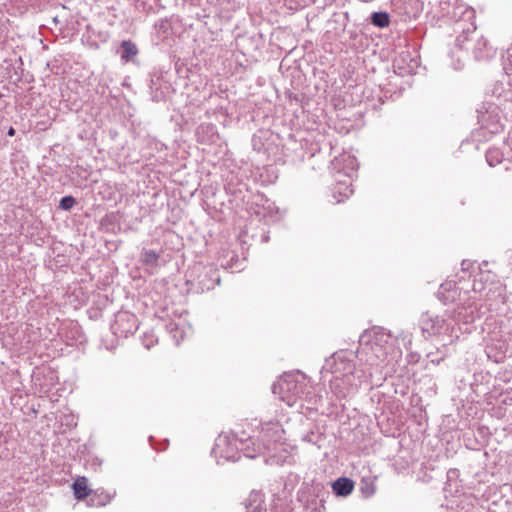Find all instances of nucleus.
<instances>
[{"instance_id": "19", "label": "nucleus", "mask_w": 512, "mask_h": 512, "mask_svg": "<svg viewBox=\"0 0 512 512\" xmlns=\"http://www.w3.org/2000/svg\"><path fill=\"white\" fill-rule=\"evenodd\" d=\"M167 330L169 332V334L171 335L172 339L174 340L175 344L176 345H179L180 342L184 339L185 337V331L183 329L182 326H180L179 324L177 323H174V322H170L168 325H167Z\"/></svg>"}, {"instance_id": "4", "label": "nucleus", "mask_w": 512, "mask_h": 512, "mask_svg": "<svg viewBox=\"0 0 512 512\" xmlns=\"http://www.w3.org/2000/svg\"><path fill=\"white\" fill-rule=\"evenodd\" d=\"M455 47L459 49L460 55L457 57L458 65L455 69L463 67V58L469 50L472 51L474 57L478 61H485L493 58L496 50L489 44L488 40L483 36H478L476 26L471 23L467 29L462 30V34L455 40Z\"/></svg>"}, {"instance_id": "13", "label": "nucleus", "mask_w": 512, "mask_h": 512, "mask_svg": "<svg viewBox=\"0 0 512 512\" xmlns=\"http://www.w3.org/2000/svg\"><path fill=\"white\" fill-rule=\"evenodd\" d=\"M196 136L202 144L212 143L217 138L216 127L213 124H201L196 130Z\"/></svg>"}, {"instance_id": "31", "label": "nucleus", "mask_w": 512, "mask_h": 512, "mask_svg": "<svg viewBox=\"0 0 512 512\" xmlns=\"http://www.w3.org/2000/svg\"><path fill=\"white\" fill-rule=\"evenodd\" d=\"M509 144H510V146L512 147V136H511V137H509Z\"/></svg>"}, {"instance_id": "25", "label": "nucleus", "mask_w": 512, "mask_h": 512, "mask_svg": "<svg viewBox=\"0 0 512 512\" xmlns=\"http://www.w3.org/2000/svg\"><path fill=\"white\" fill-rule=\"evenodd\" d=\"M500 148L504 151L505 161L512 162V147L509 144V138L502 143Z\"/></svg>"}, {"instance_id": "30", "label": "nucleus", "mask_w": 512, "mask_h": 512, "mask_svg": "<svg viewBox=\"0 0 512 512\" xmlns=\"http://www.w3.org/2000/svg\"><path fill=\"white\" fill-rule=\"evenodd\" d=\"M15 134V130L11 127L9 130H8V135L9 136H13Z\"/></svg>"}, {"instance_id": "3", "label": "nucleus", "mask_w": 512, "mask_h": 512, "mask_svg": "<svg viewBox=\"0 0 512 512\" xmlns=\"http://www.w3.org/2000/svg\"><path fill=\"white\" fill-rule=\"evenodd\" d=\"M307 381L301 372L284 373L273 385L272 392L288 406H293L305 395L309 409L317 410V405L322 401V396L307 391Z\"/></svg>"}, {"instance_id": "7", "label": "nucleus", "mask_w": 512, "mask_h": 512, "mask_svg": "<svg viewBox=\"0 0 512 512\" xmlns=\"http://www.w3.org/2000/svg\"><path fill=\"white\" fill-rule=\"evenodd\" d=\"M241 441H247V439L220 434L215 441L212 453L216 458L219 457L227 461L236 462L241 457L240 453L244 454L240 444Z\"/></svg>"}, {"instance_id": "29", "label": "nucleus", "mask_w": 512, "mask_h": 512, "mask_svg": "<svg viewBox=\"0 0 512 512\" xmlns=\"http://www.w3.org/2000/svg\"><path fill=\"white\" fill-rule=\"evenodd\" d=\"M458 475V470L456 469H450L447 473V478H448V481H451L453 478L457 477Z\"/></svg>"}, {"instance_id": "20", "label": "nucleus", "mask_w": 512, "mask_h": 512, "mask_svg": "<svg viewBox=\"0 0 512 512\" xmlns=\"http://www.w3.org/2000/svg\"><path fill=\"white\" fill-rule=\"evenodd\" d=\"M159 253L155 250L143 249L141 252V261L145 265L155 266L159 260Z\"/></svg>"}, {"instance_id": "32", "label": "nucleus", "mask_w": 512, "mask_h": 512, "mask_svg": "<svg viewBox=\"0 0 512 512\" xmlns=\"http://www.w3.org/2000/svg\"><path fill=\"white\" fill-rule=\"evenodd\" d=\"M469 18L473 15V11H470L469 13Z\"/></svg>"}, {"instance_id": "8", "label": "nucleus", "mask_w": 512, "mask_h": 512, "mask_svg": "<svg viewBox=\"0 0 512 512\" xmlns=\"http://www.w3.org/2000/svg\"><path fill=\"white\" fill-rule=\"evenodd\" d=\"M110 328L117 338H127L138 329L137 317L128 311H119L115 314Z\"/></svg>"}, {"instance_id": "17", "label": "nucleus", "mask_w": 512, "mask_h": 512, "mask_svg": "<svg viewBox=\"0 0 512 512\" xmlns=\"http://www.w3.org/2000/svg\"><path fill=\"white\" fill-rule=\"evenodd\" d=\"M121 59L124 61H130L133 57L138 54L137 46L130 40H124L121 43Z\"/></svg>"}, {"instance_id": "24", "label": "nucleus", "mask_w": 512, "mask_h": 512, "mask_svg": "<svg viewBox=\"0 0 512 512\" xmlns=\"http://www.w3.org/2000/svg\"><path fill=\"white\" fill-rule=\"evenodd\" d=\"M76 204V200L73 196H64L59 202V208L68 211Z\"/></svg>"}, {"instance_id": "16", "label": "nucleus", "mask_w": 512, "mask_h": 512, "mask_svg": "<svg viewBox=\"0 0 512 512\" xmlns=\"http://www.w3.org/2000/svg\"><path fill=\"white\" fill-rule=\"evenodd\" d=\"M74 496L76 499H85L91 492L88 487V480L85 477H79L72 485Z\"/></svg>"}, {"instance_id": "6", "label": "nucleus", "mask_w": 512, "mask_h": 512, "mask_svg": "<svg viewBox=\"0 0 512 512\" xmlns=\"http://www.w3.org/2000/svg\"><path fill=\"white\" fill-rule=\"evenodd\" d=\"M477 113V120L479 124V129L477 131L478 136L486 137L487 134L494 135L503 130L498 107L496 105L490 104L488 107L482 106L477 110Z\"/></svg>"}, {"instance_id": "10", "label": "nucleus", "mask_w": 512, "mask_h": 512, "mask_svg": "<svg viewBox=\"0 0 512 512\" xmlns=\"http://www.w3.org/2000/svg\"><path fill=\"white\" fill-rule=\"evenodd\" d=\"M418 65V60L409 51H402L393 61L394 71L402 77L415 73Z\"/></svg>"}, {"instance_id": "15", "label": "nucleus", "mask_w": 512, "mask_h": 512, "mask_svg": "<svg viewBox=\"0 0 512 512\" xmlns=\"http://www.w3.org/2000/svg\"><path fill=\"white\" fill-rule=\"evenodd\" d=\"M333 491L338 496H348L354 489V482L346 477H340L332 485Z\"/></svg>"}, {"instance_id": "21", "label": "nucleus", "mask_w": 512, "mask_h": 512, "mask_svg": "<svg viewBox=\"0 0 512 512\" xmlns=\"http://www.w3.org/2000/svg\"><path fill=\"white\" fill-rule=\"evenodd\" d=\"M389 22V15L386 12H373L371 15V23L376 27L385 28Z\"/></svg>"}, {"instance_id": "5", "label": "nucleus", "mask_w": 512, "mask_h": 512, "mask_svg": "<svg viewBox=\"0 0 512 512\" xmlns=\"http://www.w3.org/2000/svg\"><path fill=\"white\" fill-rule=\"evenodd\" d=\"M283 429L279 422H267L261 425L257 440L253 437L247 438V441H241V448L244 450V456L247 458H256L265 453H270L276 449V445L281 441Z\"/></svg>"}, {"instance_id": "26", "label": "nucleus", "mask_w": 512, "mask_h": 512, "mask_svg": "<svg viewBox=\"0 0 512 512\" xmlns=\"http://www.w3.org/2000/svg\"><path fill=\"white\" fill-rule=\"evenodd\" d=\"M142 343L145 346V348L150 349L157 343V339L155 338V336L153 334L145 333Z\"/></svg>"}, {"instance_id": "1", "label": "nucleus", "mask_w": 512, "mask_h": 512, "mask_svg": "<svg viewBox=\"0 0 512 512\" xmlns=\"http://www.w3.org/2000/svg\"><path fill=\"white\" fill-rule=\"evenodd\" d=\"M390 334L383 331H375L360 352L365 355V363L356 367L353 352L338 351L326 360L323 370L330 372L333 377L330 380V390L336 399H345L354 395L360 386L369 382L372 386H380L386 379L388 371V352Z\"/></svg>"}, {"instance_id": "28", "label": "nucleus", "mask_w": 512, "mask_h": 512, "mask_svg": "<svg viewBox=\"0 0 512 512\" xmlns=\"http://www.w3.org/2000/svg\"><path fill=\"white\" fill-rule=\"evenodd\" d=\"M474 263L469 260H463L461 263V269L463 272L470 271L473 268Z\"/></svg>"}, {"instance_id": "14", "label": "nucleus", "mask_w": 512, "mask_h": 512, "mask_svg": "<svg viewBox=\"0 0 512 512\" xmlns=\"http://www.w3.org/2000/svg\"><path fill=\"white\" fill-rule=\"evenodd\" d=\"M437 294L444 303L455 301L458 295V287L455 281H446L441 284Z\"/></svg>"}, {"instance_id": "12", "label": "nucleus", "mask_w": 512, "mask_h": 512, "mask_svg": "<svg viewBox=\"0 0 512 512\" xmlns=\"http://www.w3.org/2000/svg\"><path fill=\"white\" fill-rule=\"evenodd\" d=\"M351 186L352 180L336 178V185L333 188V197L336 199L337 203L343 202L353 194Z\"/></svg>"}, {"instance_id": "18", "label": "nucleus", "mask_w": 512, "mask_h": 512, "mask_svg": "<svg viewBox=\"0 0 512 512\" xmlns=\"http://www.w3.org/2000/svg\"><path fill=\"white\" fill-rule=\"evenodd\" d=\"M486 160L490 166H495L497 164L505 161L504 159V151L500 147H491L486 152Z\"/></svg>"}, {"instance_id": "2", "label": "nucleus", "mask_w": 512, "mask_h": 512, "mask_svg": "<svg viewBox=\"0 0 512 512\" xmlns=\"http://www.w3.org/2000/svg\"><path fill=\"white\" fill-rule=\"evenodd\" d=\"M479 317L477 307L469 304L468 306L458 307L454 314L431 316L425 314L422 316L420 325L423 335L427 338L437 336L444 344L452 343L458 339L460 332H471V324Z\"/></svg>"}, {"instance_id": "27", "label": "nucleus", "mask_w": 512, "mask_h": 512, "mask_svg": "<svg viewBox=\"0 0 512 512\" xmlns=\"http://www.w3.org/2000/svg\"><path fill=\"white\" fill-rule=\"evenodd\" d=\"M504 69L508 73L512 74V51H510V50L507 51V59L504 64Z\"/></svg>"}, {"instance_id": "11", "label": "nucleus", "mask_w": 512, "mask_h": 512, "mask_svg": "<svg viewBox=\"0 0 512 512\" xmlns=\"http://www.w3.org/2000/svg\"><path fill=\"white\" fill-rule=\"evenodd\" d=\"M220 275L216 268H205L203 275H200L196 284H193V289L197 293H204L210 291L215 286L220 284Z\"/></svg>"}, {"instance_id": "22", "label": "nucleus", "mask_w": 512, "mask_h": 512, "mask_svg": "<svg viewBox=\"0 0 512 512\" xmlns=\"http://www.w3.org/2000/svg\"><path fill=\"white\" fill-rule=\"evenodd\" d=\"M361 491L365 497H370L375 493V484L370 478H362Z\"/></svg>"}, {"instance_id": "9", "label": "nucleus", "mask_w": 512, "mask_h": 512, "mask_svg": "<svg viewBox=\"0 0 512 512\" xmlns=\"http://www.w3.org/2000/svg\"><path fill=\"white\" fill-rule=\"evenodd\" d=\"M358 167L357 158L348 152H344L333 161V169L337 170L339 178L344 176L346 179L352 180Z\"/></svg>"}, {"instance_id": "23", "label": "nucleus", "mask_w": 512, "mask_h": 512, "mask_svg": "<svg viewBox=\"0 0 512 512\" xmlns=\"http://www.w3.org/2000/svg\"><path fill=\"white\" fill-rule=\"evenodd\" d=\"M155 28L159 33L167 35L171 29L170 21L168 20V18L159 19L155 23Z\"/></svg>"}]
</instances>
